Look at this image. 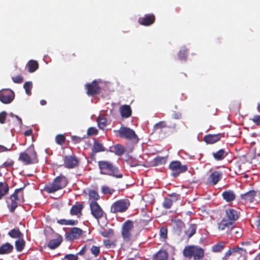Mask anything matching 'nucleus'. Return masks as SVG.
Wrapping results in <instances>:
<instances>
[{
    "instance_id": "obj_1",
    "label": "nucleus",
    "mask_w": 260,
    "mask_h": 260,
    "mask_svg": "<svg viewBox=\"0 0 260 260\" xmlns=\"http://www.w3.org/2000/svg\"><path fill=\"white\" fill-rule=\"evenodd\" d=\"M98 165L101 174L113 176L117 178H122V175L119 173L117 168L111 162L106 160L99 161Z\"/></svg>"
},
{
    "instance_id": "obj_2",
    "label": "nucleus",
    "mask_w": 260,
    "mask_h": 260,
    "mask_svg": "<svg viewBox=\"0 0 260 260\" xmlns=\"http://www.w3.org/2000/svg\"><path fill=\"white\" fill-rule=\"evenodd\" d=\"M19 160L26 165L37 163L38 159L34 147L31 146L25 152L20 153Z\"/></svg>"
},
{
    "instance_id": "obj_3",
    "label": "nucleus",
    "mask_w": 260,
    "mask_h": 260,
    "mask_svg": "<svg viewBox=\"0 0 260 260\" xmlns=\"http://www.w3.org/2000/svg\"><path fill=\"white\" fill-rule=\"evenodd\" d=\"M185 257L191 259L192 257L194 260H200L204 256V250L197 245L188 246L185 247L183 251Z\"/></svg>"
},
{
    "instance_id": "obj_4",
    "label": "nucleus",
    "mask_w": 260,
    "mask_h": 260,
    "mask_svg": "<svg viewBox=\"0 0 260 260\" xmlns=\"http://www.w3.org/2000/svg\"><path fill=\"white\" fill-rule=\"evenodd\" d=\"M68 184L66 178L62 176H59L54 179L53 181L46 185L45 190L48 193H52L65 187Z\"/></svg>"
},
{
    "instance_id": "obj_5",
    "label": "nucleus",
    "mask_w": 260,
    "mask_h": 260,
    "mask_svg": "<svg viewBox=\"0 0 260 260\" xmlns=\"http://www.w3.org/2000/svg\"><path fill=\"white\" fill-rule=\"evenodd\" d=\"M120 138L129 140L138 141V138L134 131L130 128L122 126L118 131H115Z\"/></svg>"
},
{
    "instance_id": "obj_6",
    "label": "nucleus",
    "mask_w": 260,
    "mask_h": 260,
    "mask_svg": "<svg viewBox=\"0 0 260 260\" xmlns=\"http://www.w3.org/2000/svg\"><path fill=\"white\" fill-rule=\"evenodd\" d=\"M235 224V222L230 221L227 219L223 218L218 223V229L223 234H232Z\"/></svg>"
},
{
    "instance_id": "obj_7",
    "label": "nucleus",
    "mask_w": 260,
    "mask_h": 260,
    "mask_svg": "<svg viewBox=\"0 0 260 260\" xmlns=\"http://www.w3.org/2000/svg\"><path fill=\"white\" fill-rule=\"evenodd\" d=\"M127 200H120L113 203L111 207V211L113 213L124 212L129 206Z\"/></svg>"
},
{
    "instance_id": "obj_8",
    "label": "nucleus",
    "mask_w": 260,
    "mask_h": 260,
    "mask_svg": "<svg viewBox=\"0 0 260 260\" xmlns=\"http://www.w3.org/2000/svg\"><path fill=\"white\" fill-rule=\"evenodd\" d=\"M170 169L173 171L172 175L174 177H176L181 173L185 172L187 170V167L186 165L181 166L179 161H172L170 166Z\"/></svg>"
},
{
    "instance_id": "obj_9",
    "label": "nucleus",
    "mask_w": 260,
    "mask_h": 260,
    "mask_svg": "<svg viewBox=\"0 0 260 260\" xmlns=\"http://www.w3.org/2000/svg\"><path fill=\"white\" fill-rule=\"evenodd\" d=\"M14 92L10 89H3L0 91V101L4 104H9L14 98Z\"/></svg>"
},
{
    "instance_id": "obj_10",
    "label": "nucleus",
    "mask_w": 260,
    "mask_h": 260,
    "mask_svg": "<svg viewBox=\"0 0 260 260\" xmlns=\"http://www.w3.org/2000/svg\"><path fill=\"white\" fill-rule=\"evenodd\" d=\"M22 189V188L16 189L15 192L10 196V199L11 201L10 205L8 203V202L7 201L8 207L10 208V211L11 212H13L18 206V201L19 200L18 194L21 191Z\"/></svg>"
},
{
    "instance_id": "obj_11",
    "label": "nucleus",
    "mask_w": 260,
    "mask_h": 260,
    "mask_svg": "<svg viewBox=\"0 0 260 260\" xmlns=\"http://www.w3.org/2000/svg\"><path fill=\"white\" fill-rule=\"evenodd\" d=\"M134 227L133 222L132 221L127 220L122 226V236L125 240H129L131 238V232Z\"/></svg>"
},
{
    "instance_id": "obj_12",
    "label": "nucleus",
    "mask_w": 260,
    "mask_h": 260,
    "mask_svg": "<svg viewBox=\"0 0 260 260\" xmlns=\"http://www.w3.org/2000/svg\"><path fill=\"white\" fill-rule=\"evenodd\" d=\"M90 207L91 214L96 219H99L103 216V211L96 202L92 201Z\"/></svg>"
},
{
    "instance_id": "obj_13",
    "label": "nucleus",
    "mask_w": 260,
    "mask_h": 260,
    "mask_svg": "<svg viewBox=\"0 0 260 260\" xmlns=\"http://www.w3.org/2000/svg\"><path fill=\"white\" fill-rule=\"evenodd\" d=\"M82 234L81 229L78 228H73L66 234V239L68 240H72L79 238Z\"/></svg>"
},
{
    "instance_id": "obj_14",
    "label": "nucleus",
    "mask_w": 260,
    "mask_h": 260,
    "mask_svg": "<svg viewBox=\"0 0 260 260\" xmlns=\"http://www.w3.org/2000/svg\"><path fill=\"white\" fill-rule=\"evenodd\" d=\"M222 174L219 171H214L210 174L207 182L209 184L214 185L221 179Z\"/></svg>"
},
{
    "instance_id": "obj_15",
    "label": "nucleus",
    "mask_w": 260,
    "mask_h": 260,
    "mask_svg": "<svg viewBox=\"0 0 260 260\" xmlns=\"http://www.w3.org/2000/svg\"><path fill=\"white\" fill-rule=\"evenodd\" d=\"M86 88L87 93L89 95H93L98 93L100 89L95 81H93L91 84H86Z\"/></svg>"
},
{
    "instance_id": "obj_16",
    "label": "nucleus",
    "mask_w": 260,
    "mask_h": 260,
    "mask_svg": "<svg viewBox=\"0 0 260 260\" xmlns=\"http://www.w3.org/2000/svg\"><path fill=\"white\" fill-rule=\"evenodd\" d=\"M64 165L68 168H73L75 167L77 164V159L73 156H65L63 157Z\"/></svg>"
},
{
    "instance_id": "obj_17",
    "label": "nucleus",
    "mask_w": 260,
    "mask_h": 260,
    "mask_svg": "<svg viewBox=\"0 0 260 260\" xmlns=\"http://www.w3.org/2000/svg\"><path fill=\"white\" fill-rule=\"evenodd\" d=\"M225 213L227 219L230 221L235 222L239 217L238 212L234 209L228 208L226 209Z\"/></svg>"
},
{
    "instance_id": "obj_18",
    "label": "nucleus",
    "mask_w": 260,
    "mask_h": 260,
    "mask_svg": "<svg viewBox=\"0 0 260 260\" xmlns=\"http://www.w3.org/2000/svg\"><path fill=\"white\" fill-rule=\"evenodd\" d=\"M255 196L256 192L254 190H250L244 194H241L240 197L245 202H252Z\"/></svg>"
},
{
    "instance_id": "obj_19",
    "label": "nucleus",
    "mask_w": 260,
    "mask_h": 260,
    "mask_svg": "<svg viewBox=\"0 0 260 260\" xmlns=\"http://www.w3.org/2000/svg\"><path fill=\"white\" fill-rule=\"evenodd\" d=\"M119 111L121 116L123 118H128L130 117L132 114L131 108L128 105H125L121 106Z\"/></svg>"
},
{
    "instance_id": "obj_20",
    "label": "nucleus",
    "mask_w": 260,
    "mask_h": 260,
    "mask_svg": "<svg viewBox=\"0 0 260 260\" xmlns=\"http://www.w3.org/2000/svg\"><path fill=\"white\" fill-rule=\"evenodd\" d=\"M220 139L219 135H208L204 138V140L207 144H213L218 141Z\"/></svg>"
},
{
    "instance_id": "obj_21",
    "label": "nucleus",
    "mask_w": 260,
    "mask_h": 260,
    "mask_svg": "<svg viewBox=\"0 0 260 260\" xmlns=\"http://www.w3.org/2000/svg\"><path fill=\"white\" fill-rule=\"evenodd\" d=\"M13 249V246L9 243H6L0 247V254L10 253Z\"/></svg>"
},
{
    "instance_id": "obj_22",
    "label": "nucleus",
    "mask_w": 260,
    "mask_h": 260,
    "mask_svg": "<svg viewBox=\"0 0 260 260\" xmlns=\"http://www.w3.org/2000/svg\"><path fill=\"white\" fill-rule=\"evenodd\" d=\"M223 198L228 202L233 201L235 199V194L232 190L224 191L222 193Z\"/></svg>"
},
{
    "instance_id": "obj_23",
    "label": "nucleus",
    "mask_w": 260,
    "mask_h": 260,
    "mask_svg": "<svg viewBox=\"0 0 260 260\" xmlns=\"http://www.w3.org/2000/svg\"><path fill=\"white\" fill-rule=\"evenodd\" d=\"M228 153L224 149H220L216 152L213 153V156L216 160H220L223 159Z\"/></svg>"
},
{
    "instance_id": "obj_24",
    "label": "nucleus",
    "mask_w": 260,
    "mask_h": 260,
    "mask_svg": "<svg viewBox=\"0 0 260 260\" xmlns=\"http://www.w3.org/2000/svg\"><path fill=\"white\" fill-rule=\"evenodd\" d=\"M168 257V252L165 250H160L154 255L155 260H167Z\"/></svg>"
},
{
    "instance_id": "obj_25",
    "label": "nucleus",
    "mask_w": 260,
    "mask_h": 260,
    "mask_svg": "<svg viewBox=\"0 0 260 260\" xmlns=\"http://www.w3.org/2000/svg\"><path fill=\"white\" fill-rule=\"evenodd\" d=\"M155 17H140L139 22L144 25H149L154 22Z\"/></svg>"
},
{
    "instance_id": "obj_26",
    "label": "nucleus",
    "mask_w": 260,
    "mask_h": 260,
    "mask_svg": "<svg viewBox=\"0 0 260 260\" xmlns=\"http://www.w3.org/2000/svg\"><path fill=\"white\" fill-rule=\"evenodd\" d=\"M9 190V187L6 182H0V196L2 198L8 193Z\"/></svg>"
},
{
    "instance_id": "obj_27",
    "label": "nucleus",
    "mask_w": 260,
    "mask_h": 260,
    "mask_svg": "<svg viewBox=\"0 0 260 260\" xmlns=\"http://www.w3.org/2000/svg\"><path fill=\"white\" fill-rule=\"evenodd\" d=\"M8 235L13 238L21 239L23 236V234L20 232L18 229H14L11 230L8 233Z\"/></svg>"
},
{
    "instance_id": "obj_28",
    "label": "nucleus",
    "mask_w": 260,
    "mask_h": 260,
    "mask_svg": "<svg viewBox=\"0 0 260 260\" xmlns=\"http://www.w3.org/2000/svg\"><path fill=\"white\" fill-rule=\"evenodd\" d=\"M61 242V238H58L57 239H53L50 241L48 243V246L50 249H54L57 248L60 244Z\"/></svg>"
},
{
    "instance_id": "obj_29",
    "label": "nucleus",
    "mask_w": 260,
    "mask_h": 260,
    "mask_svg": "<svg viewBox=\"0 0 260 260\" xmlns=\"http://www.w3.org/2000/svg\"><path fill=\"white\" fill-rule=\"evenodd\" d=\"M197 226L194 224H190L189 228L185 231L186 235L188 237L190 238L195 233L196 231Z\"/></svg>"
},
{
    "instance_id": "obj_30",
    "label": "nucleus",
    "mask_w": 260,
    "mask_h": 260,
    "mask_svg": "<svg viewBox=\"0 0 260 260\" xmlns=\"http://www.w3.org/2000/svg\"><path fill=\"white\" fill-rule=\"evenodd\" d=\"M92 150L93 152L97 153L101 151H104L105 150V149L102 144L95 142L92 147Z\"/></svg>"
},
{
    "instance_id": "obj_31",
    "label": "nucleus",
    "mask_w": 260,
    "mask_h": 260,
    "mask_svg": "<svg viewBox=\"0 0 260 260\" xmlns=\"http://www.w3.org/2000/svg\"><path fill=\"white\" fill-rule=\"evenodd\" d=\"M99 127L101 129H104L107 125V119L103 116H99L97 119Z\"/></svg>"
},
{
    "instance_id": "obj_32",
    "label": "nucleus",
    "mask_w": 260,
    "mask_h": 260,
    "mask_svg": "<svg viewBox=\"0 0 260 260\" xmlns=\"http://www.w3.org/2000/svg\"><path fill=\"white\" fill-rule=\"evenodd\" d=\"M25 241L22 238L15 241V247L17 251H21L24 248Z\"/></svg>"
},
{
    "instance_id": "obj_33",
    "label": "nucleus",
    "mask_w": 260,
    "mask_h": 260,
    "mask_svg": "<svg viewBox=\"0 0 260 260\" xmlns=\"http://www.w3.org/2000/svg\"><path fill=\"white\" fill-rule=\"evenodd\" d=\"M28 71L30 73L35 72L38 68V63L36 61L31 60L27 63Z\"/></svg>"
},
{
    "instance_id": "obj_34",
    "label": "nucleus",
    "mask_w": 260,
    "mask_h": 260,
    "mask_svg": "<svg viewBox=\"0 0 260 260\" xmlns=\"http://www.w3.org/2000/svg\"><path fill=\"white\" fill-rule=\"evenodd\" d=\"M82 206L81 205L73 206L70 210V213L72 215H77L81 211Z\"/></svg>"
},
{
    "instance_id": "obj_35",
    "label": "nucleus",
    "mask_w": 260,
    "mask_h": 260,
    "mask_svg": "<svg viewBox=\"0 0 260 260\" xmlns=\"http://www.w3.org/2000/svg\"><path fill=\"white\" fill-rule=\"evenodd\" d=\"M233 251L234 252V255L235 256L245 255L246 253L245 249L240 247L233 248Z\"/></svg>"
},
{
    "instance_id": "obj_36",
    "label": "nucleus",
    "mask_w": 260,
    "mask_h": 260,
    "mask_svg": "<svg viewBox=\"0 0 260 260\" xmlns=\"http://www.w3.org/2000/svg\"><path fill=\"white\" fill-rule=\"evenodd\" d=\"M114 150L116 154L118 155H121L124 152V149L123 147L120 144L116 145L114 147Z\"/></svg>"
},
{
    "instance_id": "obj_37",
    "label": "nucleus",
    "mask_w": 260,
    "mask_h": 260,
    "mask_svg": "<svg viewBox=\"0 0 260 260\" xmlns=\"http://www.w3.org/2000/svg\"><path fill=\"white\" fill-rule=\"evenodd\" d=\"M32 85L31 82H26L23 85V87L25 89L26 93L28 95L31 94V89L32 88Z\"/></svg>"
},
{
    "instance_id": "obj_38",
    "label": "nucleus",
    "mask_w": 260,
    "mask_h": 260,
    "mask_svg": "<svg viewBox=\"0 0 260 260\" xmlns=\"http://www.w3.org/2000/svg\"><path fill=\"white\" fill-rule=\"evenodd\" d=\"M100 233L104 237H111L114 235L113 230L111 229L104 230L103 231L101 232Z\"/></svg>"
},
{
    "instance_id": "obj_39",
    "label": "nucleus",
    "mask_w": 260,
    "mask_h": 260,
    "mask_svg": "<svg viewBox=\"0 0 260 260\" xmlns=\"http://www.w3.org/2000/svg\"><path fill=\"white\" fill-rule=\"evenodd\" d=\"M162 205L165 208L169 209L172 205V201L170 199H165Z\"/></svg>"
},
{
    "instance_id": "obj_40",
    "label": "nucleus",
    "mask_w": 260,
    "mask_h": 260,
    "mask_svg": "<svg viewBox=\"0 0 260 260\" xmlns=\"http://www.w3.org/2000/svg\"><path fill=\"white\" fill-rule=\"evenodd\" d=\"M102 191L103 193L104 194H111L114 191V190L113 189L109 188L108 186H103L102 187Z\"/></svg>"
},
{
    "instance_id": "obj_41",
    "label": "nucleus",
    "mask_w": 260,
    "mask_h": 260,
    "mask_svg": "<svg viewBox=\"0 0 260 260\" xmlns=\"http://www.w3.org/2000/svg\"><path fill=\"white\" fill-rule=\"evenodd\" d=\"M100 247L95 246H92L90 248L91 253L96 256L100 253Z\"/></svg>"
},
{
    "instance_id": "obj_42",
    "label": "nucleus",
    "mask_w": 260,
    "mask_h": 260,
    "mask_svg": "<svg viewBox=\"0 0 260 260\" xmlns=\"http://www.w3.org/2000/svg\"><path fill=\"white\" fill-rule=\"evenodd\" d=\"M89 196L90 199H93L95 200H98L100 198L98 192L95 190L90 191L89 192Z\"/></svg>"
},
{
    "instance_id": "obj_43",
    "label": "nucleus",
    "mask_w": 260,
    "mask_h": 260,
    "mask_svg": "<svg viewBox=\"0 0 260 260\" xmlns=\"http://www.w3.org/2000/svg\"><path fill=\"white\" fill-rule=\"evenodd\" d=\"M56 142L57 144L61 145L65 141V137L61 135H58L56 137Z\"/></svg>"
},
{
    "instance_id": "obj_44",
    "label": "nucleus",
    "mask_w": 260,
    "mask_h": 260,
    "mask_svg": "<svg viewBox=\"0 0 260 260\" xmlns=\"http://www.w3.org/2000/svg\"><path fill=\"white\" fill-rule=\"evenodd\" d=\"M223 248V245L222 244H218L214 245L212 247L213 251L214 252H219Z\"/></svg>"
},
{
    "instance_id": "obj_45",
    "label": "nucleus",
    "mask_w": 260,
    "mask_h": 260,
    "mask_svg": "<svg viewBox=\"0 0 260 260\" xmlns=\"http://www.w3.org/2000/svg\"><path fill=\"white\" fill-rule=\"evenodd\" d=\"M166 126V124L165 122L164 121H160L157 123H156L154 126V128L156 131L158 129L161 128L162 127H165Z\"/></svg>"
},
{
    "instance_id": "obj_46",
    "label": "nucleus",
    "mask_w": 260,
    "mask_h": 260,
    "mask_svg": "<svg viewBox=\"0 0 260 260\" xmlns=\"http://www.w3.org/2000/svg\"><path fill=\"white\" fill-rule=\"evenodd\" d=\"M98 130L94 127H91L88 129L87 134L88 135H94L97 134Z\"/></svg>"
},
{
    "instance_id": "obj_47",
    "label": "nucleus",
    "mask_w": 260,
    "mask_h": 260,
    "mask_svg": "<svg viewBox=\"0 0 260 260\" xmlns=\"http://www.w3.org/2000/svg\"><path fill=\"white\" fill-rule=\"evenodd\" d=\"M160 236L161 238L165 239L167 236V230L165 228H162L160 230Z\"/></svg>"
},
{
    "instance_id": "obj_48",
    "label": "nucleus",
    "mask_w": 260,
    "mask_h": 260,
    "mask_svg": "<svg viewBox=\"0 0 260 260\" xmlns=\"http://www.w3.org/2000/svg\"><path fill=\"white\" fill-rule=\"evenodd\" d=\"M250 120L256 124L260 125V115H255Z\"/></svg>"
},
{
    "instance_id": "obj_49",
    "label": "nucleus",
    "mask_w": 260,
    "mask_h": 260,
    "mask_svg": "<svg viewBox=\"0 0 260 260\" xmlns=\"http://www.w3.org/2000/svg\"><path fill=\"white\" fill-rule=\"evenodd\" d=\"M186 50L185 49H182L179 51L178 56L180 59H184L186 57Z\"/></svg>"
},
{
    "instance_id": "obj_50",
    "label": "nucleus",
    "mask_w": 260,
    "mask_h": 260,
    "mask_svg": "<svg viewBox=\"0 0 260 260\" xmlns=\"http://www.w3.org/2000/svg\"><path fill=\"white\" fill-rule=\"evenodd\" d=\"M63 260H77V257L73 254L66 255Z\"/></svg>"
},
{
    "instance_id": "obj_51",
    "label": "nucleus",
    "mask_w": 260,
    "mask_h": 260,
    "mask_svg": "<svg viewBox=\"0 0 260 260\" xmlns=\"http://www.w3.org/2000/svg\"><path fill=\"white\" fill-rule=\"evenodd\" d=\"M12 80L15 83H20L23 81V78L20 76H17L15 77H13Z\"/></svg>"
},
{
    "instance_id": "obj_52",
    "label": "nucleus",
    "mask_w": 260,
    "mask_h": 260,
    "mask_svg": "<svg viewBox=\"0 0 260 260\" xmlns=\"http://www.w3.org/2000/svg\"><path fill=\"white\" fill-rule=\"evenodd\" d=\"M14 164V161L12 160H8L5 161L2 166V167H9L12 166Z\"/></svg>"
},
{
    "instance_id": "obj_53",
    "label": "nucleus",
    "mask_w": 260,
    "mask_h": 260,
    "mask_svg": "<svg viewBox=\"0 0 260 260\" xmlns=\"http://www.w3.org/2000/svg\"><path fill=\"white\" fill-rule=\"evenodd\" d=\"M6 117V112L3 111L0 113V123H4Z\"/></svg>"
},
{
    "instance_id": "obj_54",
    "label": "nucleus",
    "mask_w": 260,
    "mask_h": 260,
    "mask_svg": "<svg viewBox=\"0 0 260 260\" xmlns=\"http://www.w3.org/2000/svg\"><path fill=\"white\" fill-rule=\"evenodd\" d=\"M68 225H75L77 223V220H68Z\"/></svg>"
},
{
    "instance_id": "obj_55",
    "label": "nucleus",
    "mask_w": 260,
    "mask_h": 260,
    "mask_svg": "<svg viewBox=\"0 0 260 260\" xmlns=\"http://www.w3.org/2000/svg\"><path fill=\"white\" fill-rule=\"evenodd\" d=\"M68 220L66 219H60L58 220L57 222L62 225H68Z\"/></svg>"
},
{
    "instance_id": "obj_56",
    "label": "nucleus",
    "mask_w": 260,
    "mask_h": 260,
    "mask_svg": "<svg viewBox=\"0 0 260 260\" xmlns=\"http://www.w3.org/2000/svg\"><path fill=\"white\" fill-rule=\"evenodd\" d=\"M86 251V246H84L81 250L78 253L79 255H83Z\"/></svg>"
},
{
    "instance_id": "obj_57",
    "label": "nucleus",
    "mask_w": 260,
    "mask_h": 260,
    "mask_svg": "<svg viewBox=\"0 0 260 260\" xmlns=\"http://www.w3.org/2000/svg\"><path fill=\"white\" fill-rule=\"evenodd\" d=\"M72 140L76 142H79L81 140V139L76 136H73L72 137Z\"/></svg>"
},
{
    "instance_id": "obj_58",
    "label": "nucleus",
    "mask_w": 260,
    "mask_h": 260,
    "mask_svg": "<svg viewBox=\"0 0 260 260\" xmlns=\"http://www.w3.org/2000/svg\"><path fill=\"white\" fill-rule=\"evenodd\" d=\"M256 226L258 230H260V216L258 217V219L256 221Z\"/></svg>"
},
{
    "instance_id": "obj_59",
    "label": "nucleus",
    "mask_w": 260,
    "mask_h": 260,
    "mask_svg": "<svg viewBox=\"0 0 260 260\" xmlns=\"http://www.w3.org/2000/svg\"><path fill=\"white\" fill-rule=\"evenodd\" d=\"M11 116H14V115L12 113H11ZM15 117L17 118V119L18 120L19 124H20V125H21V124H22V120H21V119L20 118H19L17 115H15Z\"/></svg>"
},
{
    "instance_id": "obj_60",
    "label": "nucleus",
    "mask_w": 260,
    "mask_h": 260,
    "mask_svg": "<svg viewBox=\"0 0 260 260\" xmlns=\"http://www.w3.org/2000/svg\"><path fill=\"white\" fill-rule=\"evenodd\" d=\"M32 134V130L31 129H29L28 131H26L25 133H24V135L25 136H30Z\"/></svg>"
},
{
    "instance_id": "obj_61",
    "label": "nucleus",
    "mask_w": 260,
    "mask_h": 260,
    "mask_svg": "<svg viewBox=\"0 0 260 260\" xmlns=\"http://www.w3.org/2000/svg\"><path fill=\"white\" fill-rule=\"evenodd\" d=\"M233 252H234L233 251V248L231 249L226 253V256H229V255H234Z\"/></svg>"
},
{
    "instance_id": "obj_62",
    "label": "nucleus",
    "mask_w": 260,
    "mask_h": 260,
    "mask_svg": "<svg viewBox=\"0 0 260 260\" xmlns=\"http://www.w3.org/2000/svg\"><path fill=\"white\" fill-rule=\"evenodd\" d=\"M8 150L9 149L6 148L5 147L0 145V152L5 151Z\"/></svg>"
},
{
    "instance_id": "obj_63",
    "label": "nucleus",
    "mask_w": 260,
    "mask_h": 260,
    "mask_svg": "<svg viewBox=\"0 0 260 260\" xmlns=\"http://www.w3.org/2000/svg\"><path fill=\"white\" fill-rule=\"evenodd\" d=\"M104 243H105V245H106V246H109V247H110V241H109V240H105V241H104Z\"/></svg>"
},
{
    "instance_id": "obj_64",
    "label": "nucleus",
    "mask_w": 260,
    "mask_h": 260,
    "mask_svg": "<svg viewBox=\"0 0 260 260\" xmlns=\"http://www.w3.org/2000/svg\"><path fill=\"white\" fill-rule=\"evenodd\" d=\"M40 104L42 106L45 105L46 104V101L45 100H42L40 101Z\"/></svg>"
}]
</instances>
